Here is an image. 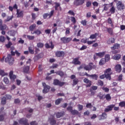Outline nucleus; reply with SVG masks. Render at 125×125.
I'll return each instance as SVG.
<instances>
[{
	"instance_id": "c756f323",
	"label": "nucleus",
	"mask_w": 125,
	"mask_h": 125,
	"mask_svg": "<svg viewBox=\"0 0 125 125\" xmlns=\"http://www.w3.org/2000/svg\"><path fill=\"white\" fill-rule=\"evenodd\" d=\"M55 8L56 10H61V7H60V4L59 3H55Z\"/></svg>"
},
{
	"instance_id": "1a4fd4ad",
	"label": "nucleus",
	"mask_w": 125,
	"mask_h": 125,
	"mask_svg": "<svg viewBox=\"0 0 125 125\" xmlns=\"http://www.w3.org/2000/svg\"><path fill=\"white\" fill-rule=\"evenodd\" d=\"M61 40V41L62 42H64V43H67L68 42H70L72 41V38L63 37V38H62Z\"/></svg>"
},
{
	"instance_id": "4d7b16f0",
	"label": "nucleus",
	"mask_w": 125,
	"mask_h": 125,
	"mask_svg": "<svg viewBox=\"0 0 125 125\" xmlns=\"http://www.w3.org/2000/svg\"><path fill=\"white\" fill-rule=\"evenodd\" d=\"M57 74H58V75H59V76H61V77H63V76H64V72L62 71L58 72H57Z\"/></svg>"
},
{
	"instance_id": "bb28decb",
	"label": "nucleus",
	"mask_w": 125,
	"mask_h": 125,
	"mask_svg": "<svg viewBox=\"0 0 125 125\" xmlns=\"http://www.w3.org/2000/svg\"><path fill=\"white\" fill-rule=\"evenodd\" d=\"M107 23L108 24H110V25L111 26V27H113L114 26V21L112 20V19L110 18H109L107 19Z\"/></svg>"
},
{
	"instance_id": "9d476101",
	"label": "nucleus",
	"mask_w": 125,
	"mask_h": 125,
	"mask_svg": "<svg viewBox=\"0 0 125 125\" xmlns=\"http://www.w3.org/2000/svg\"><path fill=\"white\" fill-rule=\"evenodd\" d=\"M114 69L117 73H121L122 71V65L119 64H116L114 67Z\"/></svg>"
},
{
	"instance_id": "f3484780",
	"label": "nucleus",
	"mask_w": 125,
	"mask_h": 125,
	"mask_svg": "<svg viewBox=\"0 0 125 125\" xmlns=\"http://www.w3.org/2000/svg\"><path fill=\"white\" fill-rule=\"evenodd\" d=\"M115 107V105L114 104H111L109 106H108L104 110L105 112H109V111H112V109L113 108V107Z\"/></svg>"
},
{
	"instance_id": "69168bd1",
	"label": "nucleus",
	"mask_w": 125,
	"mask_h": 125,
	"mask_svg": "<svg viewBox=\"0 0 125 125\" xmlns=\"http://www.w3.org/2000/svg\"><path fill=\"white\" fill-rule=\"evenodd\" d=\"M70 34V28H67L66 29L65 34L69 35Z\"/></svg>"
},
{
	"instance_id": "0e129e2a",
	"label": "nucleus",
	"mask_w": 125,
	"mask_h": 125,
	"mask_svg": "<svg viewBox=\"0 0 125 125\" xmlns=\"http://www.w3.org/2000/svg\"><path fill=\"white\" fill-rule=\"evenodd\" d=\"M81 24H82V25H83V26H86V21H85V20L82 21Z\"/></svg>"
},
{
	"instance_id": "c03bdc74",
	"label": "nucleus",
	"mask_w": 125,
	"mask_h": 125,
	"mask_svg": "<svg viewBox=\"0 0 125 125\" xmlns=\"http://www.w3.org/2000/svg\"><path fill=\"white\" fill-rule=\"evenodd\" d=\"M6 103V98L5 97H3L1 99V104L4 105Z\"/></svg>"
},
{
	"instance_id": "79ce46f5",
	"label": "nucleus",
	"mask_w": 125,
	"mask_h": 125,
	"mask_svg": "<svg viewBox=\"0 0 125 125\" xmlns=\"http://www.w3.org/2000/svg\"><path fill=\"white\" fill-rule=\"evenodd\" d=\"M109 7H110V5L109 4H105L104 5V10H105L106 11V10L109 9Z\"/></svg>"
},
{
	"instance_id": "4c0bfd02",
	"label": "nucleus",
	"mask_w": 125,
	"mask_h": 125,
	"mask_svg": "<svg viewBox=\"0 0 125 125\" xmlns=\"http://www.w3.org/2000/svg\"><path fill=\"white\" fill-rule=\"evenodd\" d=\"M3 82L6 83V84H8L9 83V80L7 77H4L3 79Z\"/></svg>"
},
{
	"instance_id": "ddd939ff",
	"label": "nucleus",
	"mask_w": 125,
	"mask_h": 125,
	"mask_svg": "<svg viewBox=\"0 0 125 125\" xmlns=\"http://www.w3.org/2000/svg\"><path fill=\"white\" fill-rule=\"evenodd\" d=\"M4 108L3 107L1 108V111L0 112V121H2L4 119V115H5V112H3L2 110Z\"/></svg>"
},
{
	"instance_id": "20e7f679",
	"label": "nucleus",
	"mask_w": 125,
	"mask_h": 125,
	"mask_svg": "<svg viewBox=\"0 0 125 125\" xmlns=\"http://www.w3.org/2000/svg\"><path fill=\"white\" fill-rule=\"evenodd\" d=\"M27 66H24L23 68V71L24 73H28L30 70V66H31V60L29 59L26 62Z\"/></svg>"
},
{
	"instance_id": "393cba45",
	"label": "nucleus",
	"mask_w": 125,
	"mask_h": 125,
	"mask_svg": "<svg viewBox=\"0 0 125 125\" xmlns=\"http://www.w3.org/2000/svg\"><path fill=\"white\" fill-rule=\"evenodd\" d=\"M112 58L114 60H119V59H121V55L116 54L114 56L112 57Z\"/></svg>"
},
{
	"instance_id": "bf43d9fd",
	"label": "nucleus",
	"mask_w": 125,
	"mask_h": 125,
	"mask_svg": "<svg viewBox=\"0 0 125 125\" xmlns=\"http://www.w3.org/2000/svg\"><path fill=\"white\" fill-rule=\"evenodd\" d=\"M83 105L79 104L78 105V109L79 111H82V110H83Z\"/></svg>"
},
{
	"instance_id": "a18cd8bd",
	"label": "nucleus",
	"mask_w": 125,
	"mask_h": 125,
	"mask_svg": "<svg viewBox=\"0 0 125 125\" xmlns=\"http://www.w3.org/2000/svg\"><path fill=\"white\" fill-rule=\"evenodd\" d=\"M12 18H13V16H9L7 18L5 21L6 22H8V21H10V20H12Z\"/></svg>"
},
{
	"instance_id": "6e6d98bb",
	"label": "nucleus",
	"mask_w": 125,
	"mask_h": 125,
	"mask_svg": "<svg viewBox=\"0 0 125 125\" xmlns=\"http://www.w3.org/2000/svg\"><path fill=\"white\" fill-rule=\"evenodd\" d=\"M5 41V38L3 36H0V42H3Z\"/></svg>"
},
{
	"instance_id": "e433bc0d",
	"label": "nucleus",
	"mask_w": 125,
	"mask_h": 125,
	"mask_svg": "<svg viewBox=\"0 0 125 125\" xmlns=\"http://www.w3.org/2000/svg\"><path fill=\"white\" fill-rule=\"evenodd\" d=\"M31 34H32V35H34V34H36V35H41V34H42V32H41L40 31V30L37 29L34 32L31 33Z\"/></svg>"
},
{
	"instance_id": "5701e85b",
	"label": "nucleus",
	"mask_w": 125,
	"mask_h": 125,
	"mask_svg": "<svg viewBox=\"0 0 125 125\" xmlns=\"http://www.w3.org/2000/svg\"><path fill=\"white\" fill-rule=\"evenodd\" d=\"M53 13H54V11L52 10L50 12V14H44L43 15V18L44 19H46L47 18V16H49V17H51L52 15H53Z\"/></svg>"
},
{
	"instance_id": "8fccbe9b",
	"label": "nucleus",
	"mask_w": 125,
	"mask_h": 125,
	"mask_svg": "<svg viewBox=\"0 0 125 125\" xmlns=\"http://www.w3.org/2000/svg\"><path fill=\"white\" fill-rule=\"evenodd\" d=\"M14 49H15V48H14V47H11V53L12 54V55H15V52H13V51L14 50Z\"/></svg>"
},
{
	"instance_id": "37998d69",
	"label": "nucleus",
	"mask_w": 125,
	"mask_h": 125,
	"mask_svg": "<svg viewBox=\"0 0 125 125\" xmlns=\"http://www.w3.org/2000/svg\"><path fill=\"white\" fill-rule=\"evenodd\" d=\"M105 99L107 101H110L111 100V96H110V94H106L105 95Z\"/></svg>"
},
{
	"instance_id": "864d4df0",
	"label": "nucleus",
	"mask_w": 125,
	"mask_h": 125,
	"mask_svg": "<svg viewBox=\"0 0 125 125\" xmlns=\"http://www.w3.org/2000/svg\"><path fill=\"white\" fill-rule=\"evenodd\" d=\"M71 113L72 115H78V114H79V111H78V110H72Z\"/></svg>"
},
{
	"instance_id": "7c9ffc66",
	"label": "nucleus",
	"mask_w": 125,
	"mask_h": 125,
	"mask_svg": "<svg viewBox=\"0 0 125 125\" xmlns=\"http://www.w3.org/2000/svg\"><path fill=\"white\" fill-rule=\"evenodd\" d=\"M114 42H115V39L113 38L109 39L107 41V43H108V44L114 43Z\"/></svg>"
},
{
	"instance_id": "a19ab883",
	"label": "nucleus",
	"mask_w": 125,
	"mask_h": 125,
	"mask_svg": "<svg viewBox=\"0 0 125 125\" xmlns=\"http://www.w3.org/2000/svg\"><path fill=\"white\" fill-rule=\"evenodd\" d=\"M110 60V55H105V62H108Z\"/></svg>"
},
{
	"instance_id": "680f3d73",
	"label": "nucleus",
	"mask_w": 125,
	"mask_h": 125,
	"mask_svg": "<svg viewBox=\"0 0 125 125\" xmlns=\"http://www.w3.org/2000/svg\"><path fill=\"white\" fill-rule=\"evenodd\" d=\"M120 107H124L125 106V102H122L119 104Z\"/></svg>"
},
{
	"instance_id": "f03ea898",
	"label": "nucleus",
	"mask_w": 125,
	"mask_h": 125,
	"mask_svg": "<svg viewBox=\"0 0 125 125\" xmlns=\"http://www.w3.org/2000/svg\"><path fill=\"white\" fill-rule=\"evenodd\" d=\"M5 62H7L10 65H13L14 63V58L10 55H8L7 57L5 59Z\"/></svg>"
},
{
	"instance_id": "5fc2aeb1",
	"label": "nucleus",
	"mask_w": 125,
	"mask_h": 125,
	"mask_svg": "<svg viewBox=\"0 0 125 125\" xmlns=\"http://www.w3.org/2000/svg\"><path fill=\"white\" fill-rule=\"evenodd\" d=\"M61 101H62V99H58L55 102L56 105L60 104V102H61Z\"/></svg>"
},
{
	"instance_id": "052dcab7",
	"label": "nucleus",
	"mask_w": 125,
	"mask_h": 125,
	"mask_svg": "<svg viewBox=\"0 0 125 125\" xmlns=\"http://www.w3.org/2000/svg\"><path fill=\"white\" fill-rule=\"evenodd\" d=\"M86 5L87 7H89V6H91V1H88L86 2Z\"/></svg>"
},
{
	"instance_id": "09e8293b",
	"label": "nucleus",
	"mask_w": 125,
	"mask_h": 125,
	"mask_svg": "<svg viewBox=\"0 0 125 125\" xmlns=\"http://www.w3.org/2000/svg\"><path fill=\"white\" fill-rule=\"evenodd\" d=\"M36 25L35 24L31 25L29 27L30 31H33L34 29H35V28H36Z\"/></svg>"
},
{
	"instance_id": "0eeeda50",
	"label": "nucleus",
	"mask_w": 125,
	"mask_h": 125,
	"mask_svg": "<svg viewBox=\"0 0 125 125\" xmlns=\"http://www.w3.org/2000/svg\"><path fill=\"white\" fill-rule=\"evenodd\" d=\"M83 69H84V70H86V71H90V70H91V66H90V65L84 66V65L83 64L78 67V70L80 71L81 69H83Z\"/></svg>"
},
{
	"instance_id": "f257e3e1",
	"label": "nucleus",
	"mask_w": 125,
	"mask_h": 125,
	"mask_svg": "<svg viewBox=\"0 0 125 125\" xmlns=\"http://www.w3.org/2000/svg\"><path fill=\"white\" fill-rule=\"evenodd\" d=\"M111 75H112V70L111 68H108L104 71V74L100 76V79H103L106 78L107 80L110 81L111 80Z\"/></svg>"
},
{
	"instance_id": "4468645a",
	"label": "nucleus",
	"mask_w": 125,
	"mask_h": 125,
	"mask_svg": "<svg viewBox=\"0 0 125 125\" xmlns=\"http://www.w3.org/2000/svg\"><path fill=\"white\" fill-rule=\"evenodd\" d=\"M83 82L85 83H86L87 85H86V87H89L91 86V81L87 78H85L83 79Z\"/></svg>"
},
{
	"instance_id": "cd10ccee",
	"label": "nucleus",
	"mask_w": 125,
	"mask_h": 125,
	"mask_svg": "<svg viewBox=\"0 0 125 125\" xmlns=\"http://www.w3.org/2000/svg\"><path fill=\"white\" fill-rule=\"evenodd\" d=\"M64 112H58L56 114V116H57V118H61V117H63V116H64Z\"/></svg>"
},
{
	"instance_id": "de8ad7c7",
	"label": "nucleus",
	"mask_w": 125,
	"mask_h": 125,
	"mask_svg": "<svg viewBox=\"0 0 125 125\" xmlns=\"http://www.w3.org/2000/svg\"><path fill=\"white\" fill-rule=\"evenodd\" d=\"M87 41H88V39L84 38L81 40V42H83V43H86V42H87Z\"/></svg>"
},
{
	"instance_id": "13d9d810",
	"label": "nucleus",
	"mask_w": 125,
	"mask_h": 125,
	"mask_svg": "<svg viewBox=\"0 0 125 125\" xmlns=\"http://www.w3.org/2000/svg\"><path fill=\"white\" fill-rule=\"evenodd\" d=\"M107 32L109 33V34H110V35H112L113 34V29L112 28H107Z\"/></svg>"
},
{
	"instance_id": "7ed1b4c3",
	"label": "nucleus",
	"mask_w": 125,
	"mask_h": 125,
	"mask_svg": "<svg viewBox=\"0 0 125 125\" xmlns=\"http://www.w3.org/2000/svg\"><path fill=\"white\" fill-rule=\"evenodd\" d=\"M106 54V52L105 51H103V52H101L99 53H96L94 55V60L96 59H98V57L100 58H102V57H104V55Z\"/></svg>"
},
{
	"instance_id": "3c124183",
	"label": "nucleus",
	"mask_w": 125,
	"mask_h": 125,
	"mask_svg": "<svg viewBox=\"0 0 125 125\" xmlns=\"http://www.w3.org/2000/svg\"><path fill=\"white\" fill-rule=\"evenodd\" d=\"M37 46L38 47H40V48H42V47H43V43L42 42L38 43Z\"/></svg>"
},
{
	"instance_id": "f704fd0d",
	"label": "nucleus",
	"mask_w": 125,
	"mask_h": 125,
	"mask_svg": "<svg viewBox=\"0 0 125 125\" xmlns=\"http://www.w3.org/2000/svg\"><path fill=\"white\" fill-rule=\"evenodd\" d=\"M45 46L46 48H49V47H50V48H52V49L53 48V47H54V45H53V44H52V42H51V45L49 46V45H48V43L45 44Z\"/></svg>"
},
{
	"instance_id": "2f4dec72",
	"label": "nucleus",
	"mask_w": 125,
	"mask_h": 125,
	"mask_svg": "<svg viewBox=\"0 0 125 125\" xmlns=\"http://www.w3.org/2000/svg\"><path fill=\"white\" fill-rule=\"evenodd\" d=\"M17 33V32L14 30L9 31V35H10V36H12V37H14Z\"/></svg>"
},
{
	"instance_id": "774afa93",
	"label": "nucleus",
	"mask_w": 125,
	"mask_h": 125,
	"mask_svg": "<svg viewBox=\"0 0 125 125\" xmlns=\"http://www.w3.org/2000/svg\"><path fill=\"white\" fill-rule=\"evenodd\" d=\"M87 108H92V105H91V104L89 103V104H86V106Z\"/></svg>"
},
{
	"instance_id": "aec40b11",
	"label": "nucleus",
	"mask_w": 125,
	"mask_h": 125,
	"mask_svg": "<svg viewBox=\"0 0 125 125\" xmlns=\"http://www.w3.org/2000/svg\"><path fill=\"white\" fill-rule=\"evenodd\" d=\"M110 5L111 6V8L110 9V12L112 14H114L115 11H116V8L113 6V2L110 3Z\"/></svg>"
},
{
	"instance_id": "412c9836",
	"label": "nucleus",
	"mask_w": 125,
	"mask_h": 125,
	"mask_svg": "<svg viewBox=\"0 0 125 125\" xmlns=\"http://www.w3.org/2000/svg\"><path fill=\"white\" fill-rule=\"evenodd\" d=\"M49 122H50V125H54L56 124V121L54 120L53 116L51 117V118L49 119Z\"/></svg>"
},
{
	"instance_id": "2eb2a0df",
	"label": "nucleus",
	"mask_w": 125,
	"mask_h": 125,
	"mask_svg": "<svg viewBox=\"0 0 125 125\" xmlns=\"http://www.w3.org/2000/svg\"><path fill=\"white\" fill-rule=\"evenodd\" d=\"M87 77H89L91 79H92V80H95V81H97V79L98 78V76L96 74H92V75H88L86 74Z\"/></svg>"
},
{
	"instance_id": "ea45409f",
	"label": "nucleus",
	"mask_w": 125,
	"mask_h": 125,
	"mask_svg": "<svg viewBox=\"0 0 125 125\" xmlns=\"http://www.w3.org/2000/svg\"><path fill=\"white\" fill-rule=\"evenodd\" d=\"M6 75H7V74L4 73V71H3L1 69H0V76H2V77H3Z\"/></svg>"
},
{
	"instance_id": "c85d7f7f",
	"label": "nucleus",
	"mask_w": 125,
	"mask_h": 125,
	"mask_svg": "<svg viewBox=\"0 0 125 125\" xmlns=\"http://www.w3.org/2000/svg\"><path fill=\"white\" fill-rule=\"evenodd\" d=\"M107 118V114L105 113L102 114V115L100 116V120H105Z\"/></svg>"
},
{
	"instance_id": "f8f14e48",
	"label": "nucleus",
	"mask_w": 125,
	"mask_h": 125,
	"mask_svg": "<svg viewBox=\"0 0 125 125\" xmlns=\"http://www.w3.org/2000/svg\"><path fill=\"white\" fill-rule=\"evenodd\" d=\"M65 83L64 82H61L58 80H55L54 81V84L55 85H59L60 86H62L64 85Z\"/></svg>"
},
{
	"instance_id": "4be33fe9",
	"label": "nucleus",
	"mask_w": 125,
	"mask_h": 125,
	"mask_svg": "<svg viewBox=\"0 0 125 125\" xmlns=\"http://www.w3.org/2000/svg\"><path fill=\"white\" fill-rule=\"evenodd\" d=\"M72 62L75 65H81V62L79 61V58L74 59Z\"/></svg>"
},
{
	"instance_id": "e2e57ef3",
	"label": "nucleus",
	"mask_w": 125,
	"mask_h": 125,
	"mask_svg": "<svg viewBox=\"0 0 125 125\" xmlns=\"http://www.w3.org/2000/svg\"><path fill=\"white\" fill-rule=\"evenodd\" d=\"M79 83V80L75 79L73 80V84L76 85Z\"/></svg>"
},
{
	"instance_id": "39448f33",
	"label": "nucleus",
	"mask_w": 125,
	"mask_h": 125,
	"mask_svg": "<svg viewBox=\"0 0 125 125\" xmlns=\"http://www.w3.org/2000/svg\"><path fill=\"white\" fill-rule=\"evenodd\" d=\"M42 84L44 87V89L42 91L43 93H47V92L49 91V89H50V86L46 85V84L43 82L42 83Z\"/></svg>"
},
{
	"instance_id": "603ef678",
	"label": "nucleus",
	"mask_w": 125,
	"mask_h": 125,
	"mask_svg": "<svg viewBox=\"0 0 125 125\" xmlns=\"http://www.w3.org/2000/svg\"><path fill=\"white\" fill-rule=\"evenodd\" d=\"M70 20H71V21H72V22L74 24L76 23V18H75V17H70Z\"/></svg>"
},
{
	"instance_id": "338daca9",
	"label": "nucleus",
	"mask_w": 125,
	"mask_h": 125,
	"mask_svg": "<svg viewBox=\"0 0 125 125\" xmlns=\"http://www.w3.org/2000/svg\"><path fill=\"white\" fill-rule=\"evenodd\" d=\"M68 13L70 14V15H73V16L75 15V13H74V11L72 10L69 11Z\"/></svg>"
},
{
	"instance_id": "423d86ee",
	"label": "nucleus",
	"mask_w": 125,
	"mask_h": 125,
	"mask_svg": "<svg viewBox=\"0 0 125 125\" xmlns=\"http://www.w3.org/2000/svg\"><path fill=\"white\" fill-rule=\"evenodd\" d=\"M117 9L118 10H123V9H125V5L124 4H123V2L122 1H119L117 3Z\"/></svg>"
},
{
	"instance_id": "c9c22d12",
	"label": "nucleus",
	"mask_w": 125,
	"mask_h": 125,
	"mask_svg": "<svg viewBox=\"0 0 125 125\" xmlns=\"http://www.w3.org/2000/svg\"><path fill=\"white\" fill-rule=\"evenodd\" d=\"M6 29H7V26H6V25L5 24L0 26V30H1V31H3V30H6Z\"/></svg>"
},
{
	"instance_id": "a878e982",
	"label": "nucleus",
	"mask_w": 125,
	"mask_h": 125,
	"mask_svg": "<svg viewBox=\"0 0 125 125\" xmlns=\"http://www.w3.org/2000/svg\"><path fill=\"white\" fill-rule=\"evenodd\" d=\"M97 36H98V33H95L94 34H92L90 36L89 39L91 40H94V39H96L97 38Z\"/></svg>"
},
{
	"instance_id": "6e6552de",
	"label": "nucleus",
	"mask_w": 125,
	"mask_h": 125,
	"mask_svg": "<svg viewBox=\"0 0 125 125\" xmlns=\"http://www.w3.org/2000/svg\"><path fill=\"white\" fill-rule=\"evenodd\" d=\"M9 77L12 83H14L16 79V75L13 74V71H11L9 73Z\"/></svg>"
},
{
	"instance_id": "6ab92c4d",
	"label": "nucleus",
	"mask_w": 125,
	"mask_h": 125,
	"mask_svg": "<svg viewBox=\"0 0 125 125\" xmlns=\"http://www.w3.org/2000/svg\"><path fill=\"white\" fill-rule=\"evenodd\" d=\"M56 55L57 57H61L65 55V53L63 51H59L56 53Z\"/></svg>"
},
{
	"instance_id": "b1692460",
	"label": "nucleus",
	"mask_w": 125,
	"mask_h": 125,
	"mask_svg": "<svg viewBox=\"0 0 125 125\" xmlns=\"http://www.w3.org/2000/svg\"><path fill=\"white\" fill-rule=\"evenodd\" d=\"M119 48H120V45L117 43L114 44V46L111 47V49L112 50H115V49H119Z\"/></svg>"
},
{
	"instance_id": "a211bd4d",
	"label": "nucleus",
	"mask_w": 125,
	"mask_h": 125,
	"mask_svg": "<svg viewBox=\"0 0 125 125\" xmlns=\"http://www.w3.org/2000/svg\"><path fill=\"white\" fill-rule=\"evenodd\" d=\"M23 12L22 11H20L19 10H17V17L20 18V17H23Z\"/></svg>"
},
{
	"instance_id": "dca6fc26",
	"label": "nucleus",
	"mask_w": 125,
	"mask_h": 125,
	"mask_svg": "<svg viewBox=\"0 0 125 125\" xmlns=\"http://www.w3.org/2000/svg\"><path fill=\"white\" fill-rule=\"evenodd\" d=\"M19 123L21 125H29V124L28 123V121L25 118L21 119L19 121Z\"/></svg>"
},
{
	"instance_id": "9b49d317",
	"label": "nucleus",
	"mask_w": 125,
	"mask_h": 125,
	"mask_svg": "<svg viewBox=\"0 0 125 125\" xmlns=\"http://www.w3.org/2000/svg\"><path fill=\"white\" fill-rule=\"evenodd\" d=\"M85 0H75L74 4L75 5H82L84 3Z\"/></svg>"
},
{
	"instance_id": "58836bf2",
	"label": "nucleus",
	"mask_w": 125,
	"mask_h": 125,
	"mask_svg": "<svg viewBox=\"0 0 125 125\" xmlns=\"http://www.w3.org/2000/svg\"><path fill=\"white\" fill-rule=\"evenodd\" d=\"M27 38L29 41H32L35 39V36H34L27 35Z\"/></svg>"
},
{
	"instance_id": "72a5a7b5",
	"label": "nucleus",
	"mask_w": 125,
	"mask_h": 125,
	"mask_svg": "<svg viewBox=\"0 0 125 125\" xmlns=\"http://www.w3.org/2000/svg\"><path fill=\"white\" fill-rule=\"evenodd\" d=\"M17 8H18L17 5L16 4H15L13 7L11 6L9 7V9L11 11H12V10H13V9H17Z\"/></svg>"
},
{
	"instance_id": "473e14b6",
	"label": "nucleus",
	"mask_w": 125,
	"mask_h": 125,
	"mask_svg": "<svg viewBox=\"0 0 125 125\" xmlns=\"http://www.w3.org/2000/svg\"><path fill=\"white\" fill-rule=\"evenodd\" d=\"M105 63H106V61L105 60V59L104 58H103L100 61L99 65L102 66V65H104V64H105Z\"/></svg>"
},
{
	"instance_id": "49530a36",
	"label": "nucleus",
	"mask_w": 125,
	"mask_h": 125,
	"mask_svg": "<svg viewBox=\"0 0 125 125\" xmlns=\"http://www.w3.org/2000/svg\"><path fill=\"white\" fill-rule=\"evenodd\" d=\"M12 44V43L11 42H9L8 43L5 45V46L7 48H9L11 46Z\"/></svg>"
}]
</instances>
